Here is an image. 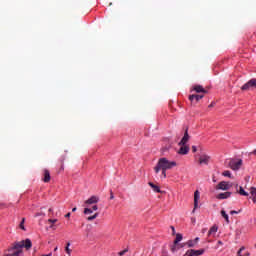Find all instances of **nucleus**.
<instances>
[{"instance_id": "9b49d317", "label": "nucleus", "mask_w": 256, "mask_h": 256, "mask_svg": "<svg viewBox=\"0 0 256 256\" xmlns=\"http://www.w3.org/2000/svg\"><path fill=\"white\" fill-rule=\"evenodd\" d=\"M188 141H189V128H186L184 132V136L181 139V141L178 143V145H187Z\"/></svg>"}, {"instance_id": "0eeeda50", "label": "nucleus", "mask_w": 256, "mask_h": 256, "mask_svg": "<svg viewBox=\"0 0 256 256\" xmlns=\"http://www.w3.org/2000/svg\"><path fill=\"white\" fill-rule=\"evenodd\" d=\"M181 241H183V235L181 233L176 234L174 245L171 247L172 253H175V251H177V244Z\"/></svg>"}, {"instance_id": "39448f33", "label": "nucleus", "mask_w": 256, "mask_h": 256, "mask_svg": "<svg viewBox=\"0 0 256 256\" xmlns=\"http://www.w3.org/2000/svg\"><path fill=\"white\" fill-rule=\"evenodd\" d=\"M204 253H205V249H199V250L189 249L186 251V253L183 256H200V255H203Z\"/></svg>"}, {"instance_id": "c85d7f7f", "label": "nucleus", "mask_w": 256, "mask_h": 256, "mask_svg": "<svg viewBox=\"0 0 256 256\" xmlns=\"http://www.w3.org/2000/svg\"><path fill=\"white\" fill-rule=\"evenodd\" d=\"M243 251H245V246H242L239 250H238V252H237V256H243Z\"/></svg>"}, {"instance_id": "6e6552de", "label": "nucleus", "mask_w": 256, "mask_h": 256, "mask_svg": "<svg viewBox=\"0 0 256 256\" xmlns=\"http://www.w3.org/2000/svg\"><path fill=\"white\" fill-rule=\"evenodd\" d=\"M203 97H205V95L203 94H192L189 96V101H191V103H193V101H196V103H199V101H201Z\"/></svg>"}, {"instance_id": "c9c22d12", "label": "nucleus", "mask_w": 256, "mask_h": 256, "mask_svg": "<svg viewBox=\"0 0 256 256\" xmlns=\"http://www.w3.org/2000/svg\"><path fill=\"white\" fill-rule=\"evenodd\" d=\"M192 152L197 153V146H192Z\"/></svg>"}, {"instance_id": "bb28decb", "label": "nucleus", "mask_w": 256, "mask_h": 256, "mask_svg": "<svg viewBox=\"0 0 256 256\" xmlns=\"http://www.w3.org/2000/svg\"><path fill=\"white\" fill-rule=\"evenodd\" d=\"M71 246V243H67V246H66V248H65V251H66V253H67V255H69V256H71V249L69 248Z\"/></svg>"}, {"instance_id": "1a4fd4ad", "label": "nucleus", "mask_w": 256, "mask_h": 256, "mask_svg": "<svg viewBox=\"0 0 256 256\" xmlns=\"http://www.w3.org/2000/svg\"><path fill=\"white\" fill-rule=\"evenodd\" d=\"M210 159H211L210 156H208L207 154H203L199 158V163L200 165H209Z\"/></svg>"}, {"instance_id": "7ed1b4c3", "label": "nucleus", "mask_w": 256, "mask_h": 256, "mask_svg": "<svg viewBox=\"0 0 256 256\" xmlns=\"http://www.w3.org/2000/svg\"><path fill=\"white\" fill-rule=\"evenodd\" d=\"M241 165H243V160L241 159H231L228 163V167H230L232 171H239L241 169Z\"/></svg>"}, {"instance_id": "f704fd0d", "label": "nucleus", "mask_w": 256, "mask_h": 256, "mask_svg": "<svg viewBox=\"0 0 256 256\" xmlns=\"http://www.w3.org/2000/svg\"><path fill=\"white\" fill-rule=\"evenodd\" d=\"M125 253H127V250L120 251V252L118 253V255L123 256V255H125Z\"/></svg>"}, {"instance_id": "412c9836", "label": "nucleus", "mask_w": 256, "mask_h": 256, "mask_svg": "<svg viewBox=\"0 0 256 256\" xmlns=\"http://www.w3.org/2000/svg\"><path fill=\"white\" fill-rule=\"evenodd\" d=\"M238 193H239V195H242L243 197H249V193H247L245 191V189H243L242 186H240Z\"/></svg>"}, {"instance_id": "423d86ee", "label": "nucleus", "mask_w": 256, "mask_h": 256, "mask_svg": "<svg viewBox=\"0 0 256 256\" xmlns=\"http://www.w3.org/2000/svg\"><path fill=\"white\" fill-rule=\"evenodd\" d=\"M233 185L227 181H221L217 186L216 189L221 191H229L230 188H232Z\"/></svg>"}, {"instance_id": "8fccbe9b", "label": "nucleus", "mask_w": 256, "mask_h": 256, "mask_svg": "<svg viewBox=\"0 0 256 256\" xmlns=\"http://www.w3.org/2000/svg\"><path fill=\"white\" fill-rule=\"evenodd\" d=\"M50 229H53V224L50 226Z\"/></svg>"}, {"instance_id": "49530a36", "label": "nucleus", "mask_w": 256, "mask_h": 256, "mask_svg": "<svg viewBox=\"0 0 256 256\" xmlns=\"http://www.w3.org/2000/svg\"><path fill=\"white\" fill-rule=\"evenodd\" d=\"M250 155H256V149L250 153Z\"/></svg>"}, {"instance_id": "3c124183", "label": "nucleus", "mask_w": 256, "mask_h": 256, "mask_svg": "<svg viewBox=\"0 0 256 256\" xmlns=\"http://www.w3.org/2000/svg\"><path fill=\"white\" fill-rule=\"evenodd\" d=\"M57 249H58V248H57V247H55V248H54V251H57Z\"/></svg>"}, {"instance_id": "b1692460", "label": "nucleus", "mask_w": 256, "mask_h": 256, "mask_svg": "<svg viewBox=\"0 0 256 256\" xmlns=\"http://www.w3.org/2000/svg\"><path fill=\"white\" fill-rule=\"evenodd\" d=\"M99 217V213L96 212L94 215L87 217V221H94V219Z\"/></svg>"}, {"instance_id": "c756f323", "label": "nucleus", "mask_w": 256, "mask_h": 256, "mask_svg": "<svg viewBox=\"0 0 256 256\" xmlns=\"http://www.w3.org/2000/svg\"><path fill=\"white\" fill-rule=\"evenodd\" d=\"M34 217H45V213L44 212H37Z\"/></svg>"}, {"instance_id": "6ab92c4d", "label": "nucleus", "mask_w": 256, "mask_h": 256, "mask_svg": "<svg viewBox=\"0 0 256 256\" xmlns=\"http://www.w3.org/2000/svg\"><path fill=\"white\" fill-rule=\"evenodd\" d=\"M250 195H251V199H252L253 203H256V188L255 187L250 188Z\"/></svg>"}, {"instance_id": "aec40b11", "label": "nucleus", "mask_w": 256, "mask_h": 256, "mask_svg": "<svg viewBox=\"0 0 256 256\" xmlns=\"http://www.w3.org/2000/svg\"><path fill=\"white\" fill-rule=\"evenodd\" d=\"M63 171H65V158L60 159V169L58 170V173Z\"/></svg>"}, {"instance_id": "dca6fc26", "label": "nucleus", "mask_w": 256, "mask_h": 256, "mask_svg": "<svg viewBox=\"0 0 256 256\" xmlns=\"http://www.w3.org/2000/svg\"><path fill=\"white\" fill-rule=\"evenodd\" d=\"M189 153V146L182 145V147L179 149L178 154L179 155H187Z\"/></svg>"}, {"instance_id": "f257e3e1", "label": "nucleus", "mask_w": 256, "mask_h": 256, "mask_svg": "<svg viewBox=\"0 0 256 256\" xmlns=\"http://www.w3.org/2000/svg\"><path fill=\"white\" fill-rule=\"evenodd\" d=\"M31 247H33V243L29 238L19 242H14L10 248L4 251V256H19L23 253V248L26 249V251H29Z\"/></svg>"}, {"instance_id": "a878e982", "label": "nucleus", "mask_w": 256, "mask_h": 256, "mask_svg": "<svg viewBox=\"0 0 256 256\" xmlns=\"http://www.w3.org/2000/svg\"><path fill=\"white\" fill-rule=\"evenodd\" d=\"M19 227H20V229H22V231H26V229H25V218H22V221L20 222Z\"/></svg>"}, {"instance_id": "a18cd8bd", "label": "nucleus", "mask_w": 256, "mask_h": 256, "mask_svg": "<svg viewBox=\"0 0 256 256\" xmlns=\"http://www.w3.org/2000/svg\"><path fill=\"white\" fill-rule=\"evenodd\" d=\"M42 256H53L52 253H49V254H43Z\"/></svg>"}, {"instance_id": "603ef678", "label": "nucleus", "mask_w": 256, "mask_h": 256, "mask_svg": "<svg viewBox=\"0 0 256 256\" xmlns=\"http://www.w3.org/2000/svg\"><path fill=\"white\" fill-rule=\"evenodd\" d=\"M254 247H256V243H255Z\"/></svg>"}, {"instance_id": "f03ea898", "label": "nucleus", "mask_w": 256, "mask_h": 256, "mask_svg": "<svg viewBox=\"0 0 256 256\" xmlns=\"http://www.w3.org/2000/svg\"><path fill=\"white\" fill-rule=\"evenodd\" d=\"M173 167H177V162L169 161V159L162 157L158 160L156 166L154 167L155 173H159L161 169L169 171V169H173Z\"/></svg>"}, {"instance_id": "de8ad7c7", "label": "nucleus", "mask_w": 256, "mask_h": 256, "mask_svg": "<svg viewBox=\"0 0 256 256\" xmlns=\"http://www.w3.org/2000/svg\"><path fill=\"white\" fill-rule=\"evenodd\" d=\"M75 211H77V207H74V208L72 209V213H75Z\"/></svg>"}, {"instance_id": "4be33fe9", "label": "nucleus", "mask_w": 256, "mask_h": 256, "mask_svg": "<svg viewBox=\"0 0 256 256\" xmlns=\"http://www.w3.org/2000/svg\"><path fill=\"white\" fill-rule=\"evenodd\" d=\"M221 215L225 219L226 223H229V215H227V212H225V210L221 211Z\"/></svg>"}, {"instance_id": "5701e85b", "label": "nucleus", "mask_w": 256, "mask_h": 256, "mask_svg": "<svg viewBox=\"0 0 256 256\" xmlns=\"http://www.w3.org/2000/svg\"><path fill=\"white\" fill-rule=\"evenodd\" d=\"M222 175H223V177H228L229 179H231V177H233L231 175V171H229V170H225L224 172H222Z\"/></svg>"}, {"instance_id": "f8f14e48", "label": "nucleus", "mask_w": 256, "mask_h": 256, "mask_svg": "<svg viewBox=\"0 0 256 256\" xmlns=\"http://www.w3.org/2000/svg\"><path fill=\"white\" fill-rule=\"evenodd\" d=\"M98 201H99V197L93 195L89 199H87L84 203L85 205H97Z\"/></svg>"}, {"instance_id": "72a5a7b5", "label": "nucleus", "mask_w": 256, "mask_h": 256, "mask_svg": "<svg viewBox=\"0 0 256 256\" xmlns=\"http://www.w3.org/2000/svg\"><path fill=\"white\" fill-rule=\"evenodd\" d=\"M110 199L111 200L115 199V195H113V190H110Z\"/></svg>"}, {"instance_id": "cd10ccee", "label": "nucleus", "mask_w": 256, "mask_h": 256, "mask_svg": "<svg viewBox=\"0 0 256 256\" xmlns=\"http://www.w3.org/2000/svg\"><path fill=\"white\" fill-rule=\"evenodd\" d=\"M91 213H93V209H91V208L84 209V215H91Z\"/></svg>"}, {"instance_id": "c03bdc74", "label": "nucleus", "mask_w": 256, "mask_h": 256, "mask_svg": "<svg viewBox=\"0 0 256 256\" xmlns=\"http://www.w3.org/2000/svg\"><path fill=\"white\" fill-rule=\"evenodd\" d=\"M0 207H7V204H5V203H0Z\"/></svg>"}, {"instance_id": "9d476101", "label": "nucleus", "mask_w": 256, "mask_h": 256, "mask_svg": "<svg viewBox=\"0 0 256 256\" xmlns=\"http://www.w3.org/2000/svg\"><path fill=\"white\" fill-rule=\"evenodd\" d=\"M42 181L44 183H49V181H51V172H49V169H44L43 170Z\"/></svg>"}, {"instance_id": "473e14b6", "label": "nucleus", "mask_w": 256, "mask_h": 256, "mask_svg": "<svg viewBox=\"0 0 256 256\" xmlns=\"http://www.w3.org/2000/svg\"><path fill=\"white\" fill-rule=\"evenodd\" d=\"M48 223H52V224L57 223V219H48Z\"/></svg>"}, {"instance_id": "2f4dec72", "label": "nucleus", "mask_w": 256, "mask_h": 256, "mask_svg": "<svg viewBox=\"0 0 256 256\" xmlns=\"http://www.w3.org/2000/svg\"><path fill=\"white\" fill-rule=\"evenodd\" d=\"M239 213H241V210H239V211H237V210L230 211V215H239Z\"/></svg>"}, {"instance_id": "a211bd4d", "label": "nucleus", "mask_w": 256, "mask_h": 256, "mask_svg": "<svg viewBox=\"0 0 256 256\" xmlns=\"http://www.w3.org/2000/svg\"><path fill=\"white\" fill-rule=\"evenodd\" d=\"M217 231H219V227L217 225H213L208 231V236L211 237V235H215Z\"/></svg>"}, {"instance_id": "7c9ffc66", "label": "nucleus", "mask_w": 256, "mask_h": 256, "mask_svg": "<svg viewBox=\"0 0 256 256\" xmlns=\"http://www.w3.org/2000/svg\"><path fill=\"white\" fill-rule=\"evenodd\" d=\"M160 171H162V176H163V178L166 179V178H167V170H165V169H160Z\"/></svg>"}, {"instance_id": "37998d69", "label": "nucleus", "mask_w": 256, "mask_h": 256, "mask_svg": "<svg viewBox=\"0 0 256 256\" xmlns=\"http://www.w3.org/2000/svg\"><path fill=\"white\" fill-rule=\"evenodd\" d=\"M194 242H195L196 245H197V243H199V237H196V238L194 239Z\"/></svg>"}, {"instance_id": "ddd939ff", "label": "nucleus", "mask_w": 256, "mask_h": 256, "mask_svg": "<svg viewBox=\"0 0 256 256\" xmlns=\"http://www.w3.org/2000/svg\"><path fill=\"white\" fill-rule=\"evenodd\" d=\"M199 199H200L199 190H196L194 192V209H193V213H195V210L197 209V207H199Z\"/></svg>"}, {"instance_id": "79ce46f5", "label": "nucleus", "mask_w": 256, "mask_h": 256, "mask_svg": "<svg viewBox=\"0 0 256 256\" xmlns=\"http://www.w3.org/2000/svg\"><path fill=\"white\" fill-rule=\"evenodd\" d=\"M242 256H251V253L245 252L244 254H242Z\"/></svg>"}, {"instance_id": "09e8293b", "label": "nucleus", "mask_w": 256, "mask_h": 256, "mask_svg": "<svg viewBox=\"0 0 256 256\" xmlns=\"http://www.w3.org/2000/svg\"><path fill=\"white\" fill-rule=\"evenodd\" d=\"M48 211H49V213H52V211H53V208H49V210H48Z\"/></svg>"}, {"instance_id": "393cba45", "label": "nucleus", "mask_w": 256, "mask_h": 256, "mask_svg": "<svg viewBox=\"0 0 256 256\" xmlns=\"http://www.w3.org/2000/svg\"><path fill=\"white\" fill-rule=\"evenodd\" d=\"M186 245L191 248V247H195L197 243H195V240H188Z\"/></svg>"}, {"instance_id": "e433bc0d", "label": "nucleus", "mask_w": 256, "mask_h": 256, "mask_svg": "<svg viewBox=\"0 0 256 256\" xmlns=\"http://www.w3.org/2000/svg\"><path fill=\"white\" fill-rule=\"evenodd\" d=\"M170 229L172 230V235H175V226H170Z\"/></svg>"}, {"instance_id": "ea45409f", "label": "nucleus", "mask_w": 256, "mask_h": 256, "mask_svg": "<svg viewBox=\"0 0 256 256\" xmlns=\"http://www.w3.org/2000/svg\"><path fill=\"white\" fill-rule=\"evenodd\" d=\"M66 219H69V217H71V212H68L66 215H65Z\"/></svg>"}, {"instance_id": "58836bf2", "label": "nucleus", "mask_w": 256, "mask_h": 256, "mask_svg": "<svg viewBox=\"0 0 256 256\" xmlns=\"http://www.w3.org/2000/svg\"><path fill=\"white\" fill-rule=\"evenodd\" d=\"M211 107H215V102H211V104L208 106L209 109H211Z\"/></svg>"}, {"instance_id": "f3484780", "label": "nucleus", "mask_w": 256, "mask_h": 256, "mask_svg": "<svg viewBox=\"0 0 256 256\" xmlns=\"http://www.w3.org/2000/svg\"><path fill=\"white\" fill-rule=\"evenodd\" d=\"M148 185L153 189L154 193H163L161 188L158 185H155L153 182H149Z\"/></svg>"}, {"instance_id": "4468645a", "label": "nucleus", "mask_w": 256, "mask_h": 256, "mask_svg": "<svg viewBox=\"0 0 256 256\" xmlns=\"http://www.w3.org/2000/svg\"><path fill=\"white\" fill-rule=\"evenodd\" d=\"M192 91H195V93H203L204 95L207 94V90L201 85H194Z\"/></svg>"}, {"instance_id": "2eb2a0df", "label": "nucleus", "mask_w": 256, "mask_h": 256, "mask_svg": "<svg viewBox=\"0 0 256 256\" xmlns=\"http://www.w3.org/2000/svg\"><path fill=\"white\" fill-rule=\"evenodd\" d=\"M231 195H232L231 192H222V193H219V194L216 196V199H219V200L229 199V197H231Z\"/></svg>"}, {"instance_id": "20e7f679", "label": "nucleus", "mask_w": 256, "mask_h": 256, "mask_svg": "<svg viewBox=\"0 0 256 256\" xmlns=\"http://www.w3.org/2000/svg\"><path fill=\"white\" fill-rule=\"evenodd\" d=\"M253 89H256V78L250 79L241 86V91H253Z\"/></svg>"}, {"instance_id": "4c0bfd02", "label": "nucleus", "mask_w": 256, "mask_h": 256, "mask_svg": "<svg viewBox=\"0 0 256 256\" xmlns=\"http://www.w3.org/2000/svg\"><path fill=\"white\" fill-rule=\"evenodd\" d=\"M97 209H99L97 205L92 206V211H97Z\"/></svg>"}, {"instance_id": "a19ab883", "label": "nucleus", "mask_w": 256, "mask_h": 256, "mask_svg": "<svg viewBox=\"0 0 256 256\" xmlns=\"http://www.w3.org/2000/svg\"><path fill=\"white\" fill-rule=\"evenodd\" d=\"M219 245H223V241L219 240V241L217 242V247H219Z\"/></svg>"}]
</instances>
